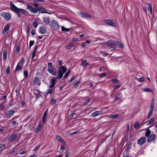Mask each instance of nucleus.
<instances>
[{
  "label": "nucleus",
  "mask_w": 157,
  "mask_h": 157,
  "mask_svg": "<svg viewBox=\"0 0 157 157\" xmlns=\"http://www.w3.org/2000/svg\"><path fill=\"white\" fill-rule=\"evenodd\" d=\"M50 20L49 18L45 17L43 19V22L45 25H48L50 23Z\"/></svg>",
  "instance_id": "obj_20"
},
{
  "label": "nucleus",
  "mask_w": 157,
  "mask_h": 157,
  "mask_svg": "<svg viewBox=\"0 0 157 157\" xmlns=\"http://www.w3.org/2000/svg\"><path fill=\"white\" fill-rule=\"evenodd\" d=\"M27 151L25 150L23 151H22L20 153V155H22V154H25V153H26V152Z\"/></svg>",
  "instance_id": "obj_64"
},
{
  "label": "nucleus",
  "mask_w": 157,
  "mask_h": 157,
  "mask_svg": "<svg viewBox=\"0 0 157 157\" xmlns=\"http://www.w3.org/2000/svg\"><path fill=\"white\" fill-rule=\"evenodd\" d=\"M109 116L110 118H112L113 119H117L119 117V114H116L114 115H110Z\"/></svg>",
  "instance_id": "obj_31"
},
{
  "label": "nucleus",
  "mask_w": 157,
  "mask_h": 157,
  "mask_svg": "<svg viewBox=\"0 0 157 157\" xmlns=\"http://www.w3.org/2000/svg\"><path fill=\"white\" fill-rule=\"evenodd\" d=\"M106 44L108 47L116 46L115 41L107 42L106 43Z\"/></svg>",
  "instance_id": "obj_21"
},
{
  "label": "nucleus",
  "mask_w": 157,
  "mask_h": 157,
  "mask_svg": "<svg viewBox=\"0 0 157 157\" xmlns=\"http://www.w3.org/2000/svg\"><path fill=\"white\" fill-rule=\"evenodd\" d=\"M80 82L79 81L76 82L73 86V87L75 88L77 87L79 84Z\"/></svg>",
  "instance_id": "obj_40"
},
{
  "label": "nucleus",
  "mask_w": 157,
  "mask_h": 157,
  "mask_svg": "<svg viewBox=\"0 0 157 157\" xmlns=\"http://www.w3.org/2000/svg\"><path fill=\"white\" fill-rule=\"evenodd\" d=\"M78 133V132L77 131H75L74 132H73L71 133L70 134V135L71 136L73 135L74 134H77Z\"/></svg>",
  "instance_id": "obj_55"
},
{
  "label": "nucleus",
  "mask_w": 157,
  "mask_h": 157,
  "mask_svg": "<svg viewBox=\"0 0 157 157\" xmlns=\"http://www.w3.org/2000/svg\"><path fill=\"white\" fill-rule=\"evenodd\" d=\"M61 29L62 31L68 32L70 30V29L65 28L63 26H61Z\"/></svg>",
  "instance_id": "obj_35"
},
{
  "label": "nucleus",
  "mask_w": 157,
  "mask_h": 157,
  "mask_svg": "<svg viewBox=\"0 0 157 157\" xmlns=\"http://www.w3.org/2000/svg\"><path fill=\"white\" fill-rule=\"evenodd\" d=\"M112 81L113 82H118L119 81L117 79H114L112 80Z\"/></svg>",
  "instance_id": "obj_57"
},
{
  "label": "nucleus",
  "mask_w": 157,
  "mask_h": 157,
  "mask_svg": "<svg viewBox=\"0 0 157 157\" xmlns=\"http://www.w3.org/2000/svg\"><path fill=\"white\" fill-rule=\"evenodd\" d=\"M58 71V73L59 75L57 77L56 79H60L63 77V74L65 73L67 71L66 67L64 66H61Z\"/></svg>",
  "instance_id": "obj_1"
},
{
  "label": "nucleus",
  "mask_w": 157,
  "mask_h": 157,
  "mask_svg": "<svg viewBox=\"0 0 157 157\" xmlns=\"http://www.w3.org/2000/svg\"><path fill=\"white\" fill-rule=\"evenodd\" d=\"M21 13L23 14H25L27 13V11L25 10L21 9H19L18 12H17V13Z\"/></svg>",
  "instance_id": "obj_27"
},
{
  "label": "nucleus",
  "mask_w": 157,
  "mask_h": 157,
  "mask_svg": "<svg viewBox=\"0 0 157 157\" xmlns=\"http://www.w3.org/2000/svg\"><path fill=\"white\" fill-rule=\"evenodd\" d=\"M40 145H37V146H36V147L34 149L33 151H36L38 150V149H39V148H40Z\"/></svg>",
  "instance_id": "obj_50"
},
{
  "label": "nucleus",
  "mask_w": 157,
  "mask_h": 157,
  "mask_svg": "<svg viewBox=\"0 0 157 157\" xmlns=\"http://www.w3.org/2000/svg\"><path fill=\"white\" fill-rule=\"evenodd\" d=\"M10 4L11 10L16 13H17L19 8L17 7L12 2H10Z\"/></svg>",
  "instance_id": "obj_10"
},
{
  "label": "nucleus",
  "mask_w": 157,
  "mask_h": 157,
  "mask_svg": "<svg viewBox=\"0 0 157 157\" xmlns=\"http://www.w3.org/2000/svg\"><path fill=\"white\" fill-rule=\"evenodd\" d=\"M102 22L104 23L113 26H114L115 25V24L113 22L112 20L109 19L103 20L102 21Z\"/></svg>",
  "instance_id": "obj_7"
},
{
  "label": "nucleus",
  "mask_w": 157,
  "mask_h": 157,
  "mask_svg": "<svg viewBox=\"0 0 157 157\" xmlns=\"http://www.w3.org/2000/svg\"><path fill=\"white\" fill-rule=\"evenodd\" d=\"M53 91H54V90H52V89L51 90L50 89H48L47 90L46 92L45 93V94L47 95L48 94L52 93Z\"/></svg>",
  "instance_id": "obj_36"
},
{
  "label": "nucleus",
  "mask_w": 157,
  "mask_h": 157,
  "mask_svg": "<svg viewBox=\"0 0 157 157\" xmlns=\"http://www.w3.org/2000/svg\"><path fill=\"white\" fill-rule=\"evenodd\" d=\"M146 140V138L145 137H142L138 140L137 143L139 145H142L145 143Z\"/></svg>",
  "instance_id": "obj_6"
},
{
  "label": "nucleus",
  "mask_w": 157,
  "mask_h": 157,
  "mask_svg": "<svg viewBox=\"0 0 157 157\" xmlns=\"http://www.w3.org/2000/svg\"><path fill=\"white\" fill-rule=\"evenodd\" d=\"M17 137V135H13L10 136L8 138V140L10 141H12L15 140Z\"/></svg>",
  "instance_id": "obj_28"
},
{
  "label": "nucleus",
  "mask_w": 157,
  "mask_h": 157,
  "mask_svg": "<svg viewBox=\"0 0 157 157\" xmlns=\"http://www.w3.org/2000/svg\"><path fill=\"white\" fill-rule=\"evenodd\" d=\"M56 140L59 141V142H62L64 144H66V143L65 142V141H64V140L59 136L58 135H56Z\"/></svg>",
  "instance_id": "obj_23"
},
{
  "label": "nucleus",
  "mask_w": 157,
  "mask_h": 157,
  "mask_svg": "<svg viewBox=\"0 0 157 157\" xmlns=\"http://www.w3.org/2000/svg\"><path fill=\"white\" fill-rule=\"evenodd\" d=\"M136 79L139 82H142L144 81V78L143 77H142L139 78H137Z\"/></svg>",
  "instance_id": "obj_38"
},
{
  "label": "nucleus",
  "mask_w": 157,
  "mask_h": 157,
  "mask_svg": "<svg viewBox=\"0 0 157 157\" xmlns=\"http://www.w3.org/2000/svg\"><path fill=\"white\" fill-rule=\"evenodd\" d=\"M37 10L40 13H47V10L43 7H40Z\"/></svg>",
  "instance_id": "obj_19"
},
{
  "label": "nucleus",
  "mask_w": 157,
  "mask_h": 157,
  "mask_svg": "<svg viewBox=\"0 0 157 157\" xmlns=\"http://www.w3.org/2000/svg\"><path fill=\"white\" fill-rule=\"evenodd\" d=\"M44 124V122H41V121H40L36 128L35 130L34 131V132L36 133H38L41 129L42 127Z\"/></svg>",
  "instance_id": "obj_5"
},
{
  "label": "nucleus",
  "mask_w": 157,
  "mask_h": 157,
  "mask_svg": "<svg viewBox=\"0 0 157 157\" xmlns=\"http://www.w3.org/2000/svg\"><path fill=\"white\" fill-rule=\"evenodd\" d=\"M5 147V145L4 144H1L0 146V149L2 150H3L4 149Z\"/></svg>",
  "instance_id": "obj_48"
},
{
  "label": "nucleus",
  "mask_w": 157,
  "mask_h": 157,
  "mask_svg": "<svg viewBox=\"0 0 157 157\" xmlns=\"http://www.w3.org/2000/svg\"><path fill=\"white\" fill-rule=\"evenodd\" d=\"M38 25V24L36 22H34L33 24V26L35 28H36Z\"/></svg>",
  "instance_id": "obj_56"
},
{
  "label": "nucleus",
  "mask_w": 157,
  "mask_h": 157,
  "mask_svg": "<svg viewBox=\"0 0 157 157\" xmlns=\"http://www.w3.org/2000/svg\"><path fill=\"white\" fill-rule=\"evenodd\" d=\"M50 26L51 28L55 30H58L60 28L59 25L55 20L52 21L50 25Z\"/></svg>",
  "instance_id": "obj_3"
},
{
  "label": "nucleus",
  "mask_w": 157,
  "mask_h": 157,
  "mask_svg": "<svg viewBox=\"0 0 157 157\" xmlns=\"http://www.w3.org/2000/svg\"><path fill=\"white\" fill-rule=\"evenodd\" d=\"M17 124H18L16 121H14L12 122V124L13 126H15Z\"/></svg>",
  "instance_id": "obj_52"
},
{
  "label": "nucleus",
  "mask_w": 157,
  "mask_h": 157,
  "mask_svg": "<svg viewBox=\"0 0 157 157\" xmlns=\"http://www.w3.org/2000/svg\"><path fill=\"white\" fill-rule=\"evenodd\" d=\"M10 27V25L9 24H7L4 27V30L3 31V34H7L8 33L9 28Z\"/></svg>",
  "instance_id": "obj_15"
},
{
  "label": "nucleus",
  "mask_w": 157,
  "mask_h": 157,
  "mask_svg": "<svg viewBox=\"0 0 157 157\" xmlns=\"http://www.w3.org/2000/svg\"><path fill=\"white\" fill-rule=\"evenodd\" d=\"M106 75V74L105 73H102L100 75V77H104Z\"/></svg>",
  "instance_id": "obj_58"
},
{
  "label": "nucleus",
  "mask_w": 157,
  "mask_h": 157,
  "mask_svg": "<svg viewBox=\"0 0 157 157\" xmlns=\"http://www.w3.org/2000/svg\"><path fill=\"white\" fill-rule=\"evenodd\" d=\"M33 94H35L36 98H40L41 96L39 93V91L37 90H33Z\"/></svg>",
  "instance_id": "obj_17"
},
{
  "label": "nucleus",
  "mask_w": 157,
  "mask_h": 157,
  "mask_svg": "<svg viewBox=\"0 0 157 157\" xmlns=\"http://www.w3.org/2000/svg\"><path fill=\"white\" fill-rule=\"evenodd\" d=\"M132 145V143H131L130 144H129L127 148V150H129L131 148Z\"/></svg>",
  "instance_id": "obj_51"
},
{
  "label": "nucleus",
  "mask_w": 157,
  "mask_h": 157,
  "mask_svg": "<svg viewBox=\"0 0 157 157\" xmlns=\"http://www.w3.org/2000/svg\"><path fill=\"white\" fill-rule=\"evenodd\" d=\"M102 112L101 111H96L91 113V116L93 117H95L101 114Z\"/></svg>",
  "instance_id": "obj_24"
},
{
  "label": "nucleus",
  "mask_w": 157,
  "mask_h": 157,
  "mask_svg": "<svg viewBox=\"0 0 157 157\" xmlns=\"http://www.w3.org/2000/svg\"><path fill=\"white\" fill-rule=\"evenodd\" d=\"M31 33L32 35H34L35 34V31L34 30H33L31 31Z\"/></svg>",
  "instance_id": "obj_62"
},
{
  "label": "nucleus",
  "mask_w": 157,
  "mask_h": 157,
  "mask_svg": "<svg viewBox=\"0 0 157 157\" xmlns=\"http://www.w3.org/2000/svg\"><path fill=\"white\" fill-rule=\"evenodd\" d=\"M78 38H73L72 39V41H74V42L77 41H78Z\"/></svg>",
  "instance_id": "obj_60"
},
{
  "label": "nucleus",
  "mask_w": 157,
  "mask_h": 157,
  "mask_svg": "<svg viewBox=\"0 0 157 157\" xmlns=\"http://www.w3.org/2000/svg\"><path fill=\"white\" fill-rule=\"evenodd\" d=\"M56 79H57L54 78H53L51 79L49 86V87L50 89H52L54 87L55 85V82Z\"/></svg>",
  "instance_id": "obj_13"
},
{
  "label": "nucleus",
  "mask_w": 157,
  "mask_h": 157,
  "mask_svg": "<svg viewBox=\"0 0 157 157\" xmlns=\"http://www.w3.org/2000/svg\"><path fill=\"white\" fill-rule=\"evenodd\" d=\"M7 55V51L6 50H4L3 51V59L4 60H6V59Z\"/></svg>",
  "instance_id": "obj_30"
},
{
  "label": "nucleus",
  "mask_w": 157,
  "mask_h": 157,
  "mask_svg": "<svg viewBox=\"0 0 157 157\" xmlns=\"http://www.w3.org/2000/svg\"><path fill=\"white\" fill-rule=\"evenodd\" d=\"M116 46H118L119 48H123L124 46L122 43L118 41H115Z\"/></svg>",
  "instance_id": "obj_25"
},
{
  "label": "nucleus",
  "mask_w": 157,
  "mask_h": 157,
  "mask_svg": "<svg viewBox=\"0 0 157 157\" xmlns=\"http://www.w3.org/2000/svg\"><path fill=\"white\" fill-rule=\"evenodd\" d=\"M155 100L153 99L151 101L150 105V109L147 116V118L148 119L151 116L152 113H153V110L154 109L155 107Z\"/></svg>",
  "instance_id": "obj_2"
},
{
  "label": "nucleus",
  "mask_w": 157,
  "mask_h": 157,
  "mask_svg": "<svg viewBox=\"0 0 157 157\" xmlns=\"http://www.w3.org/2000/svg\"><path fill=\"white\" fill-rule=\"evenodd\" d=\"M33 83L35 85H38L40 86V82L39 80V78L38 77H36L33 81Z\"/></svg>",
  "instance_id": "obj_12"
},
{
  "label": "nucleus",
  "mask_w": 157,
  "mask_h": 157,
  "mask_svg": "<svg viewBox=\"0 0 157 157\" xmlns=\"http://www.w3.org/2000/svg\"><path fill=\"white\" fill-rule=\"evenodd\" d=\"M34 43V40H31L29 43V48H30L31 46H33Z\"/></svg>",
  "instance_id": "obj_41"
},
{
  "label": "nucleus",
  "mask_w": 157,
  "mask_h": 157,
  "mask_svg": "<svg viewBox=\"0 0 157 157\" xmlns=\"http://www.w3.org/2000/svg\"><path fill=\"white\" fill-rule=\"evenodd\" d=\"M81 65L83 67H85L89 65V63L86 60H84L82 62Z\"/></svg>",
  "instance_id": "obj_29"
},
{
  "label": "nucleus",
  "mask_w": 157,
  "mask_h": 157,
  "mask_svg": "<svg viewBox=\"0 0 157 157\" xmlns=\"http://www.w3.org/2000/svg\"><path fill=\"white\" fill-rule=\"evenodd\" d=\"M33 1L35 2H45L44 0H33Z\"/></svg>",
  "instance_id": "obj_47"
},
{
  "label": "nucleus",
  "mask_w": 157,
  "mask_h": 157,
  "mask_svg": "<svg viewBox=\"0 0 157 157\" xmlns=\"http://www.w3.org/2000/svg\"><path fill=\"white\" fill-rule=\"evenodd\" d=\"M47 111H48V109L47 110L44 112V115L43 116V117L42 118V121H41V122H44V124L45 123V121L46 120V118L47 117Z\"/></svg>",
  "instance_id": "obj_22"
},
{
  "label": "nucleus",
  "mask_w": 157,
  "mask_h": 157,
  "mask_svg": "<svg viewBox=\"0 0 157 157\" xmlns=\"http://www.w3.org/2000/svg\"><path fill=\"white\" fill-rule=\"evenodd\" d=\"M26 9H28L30 11H31L34 13H36L37 12L38 10L36 9L29 5H28V6Z\"/></svg>",
  "instance_id": "obj_9"
},
{
  "label": "nucleus",
  "mask_w": 157,
  "mask_h": 157,
  "mask_svg": "<svg viewBox=\"0 0 157 157\" xmlns=\"http://www.w3.org/2000/svg\"><path fill=\"white\" fill-rule=\"evenodd\" d=\"M51 102L53 105H55L56 103V100L52 99H51Z\"/></svg>",
  "instance_id": "obj_53"
},
{
  "label": "nucleus",
  "mask_w": 157,
  "mask_h": 157,
  "mask_svg": "<svg viewBox=\"0 0 157 157\" xmlns=\"http://www.w3.org/2000/svg\"><path fill=\"white\" fill-rule=\"evenodd\" d=\"M66 144H64L63 143V144L61 145V147L60 148V151H63L65 149V145Z\"/></svg>",
  "instance_id": "obj_37"
},
{
  "label": "nucleus",
  "mask_w": 157,
  "mask_h": 157,
  "mask_svg": "<svg viewBox=\"0 0 157 157\" xmlns=\"http://www.w3.org/2000/svg\"><path fill=\"white\" fill-rule=\"evenodd\" d=\"M25 61V60L24 58L22 57L21 58V60H20V61L18 63H20V64H22V65H23Z\"/></svg>",
  "instance_id": "obj_39"
},
{
  "label": "nucleus",
  "mask_w": 157,
  "mask_h": 157,
  "mask_svg": "<svg viewBox=\"0 0 157 157\" xmlns=\"http://www.w3.org/2000/svg\"><path fill=\"white\" fill-rule=\"evenodd\" d=\"M1 15L7 21H9L11 19V15L8 12H2L1 13Z\"/></svg>",
  "instance_id": "obj_4"
},
{
  "label": "nucleus",
  "mask_w": 157,
  "mask_h": 157,
  "mask_svg": "<svg viewBox=\"0 0 157 157\" xmlns=\"http://www.w3.org/2000/svg\"><path fill=\"white\" fill-rule=\"evenodd\" d=\"M40 32L43 34H44L47 32V29L44 26H42L40 28Z\"/></svg>",
  "instance_id": "obj_18"
},
{
  "label": "nucleus",
  "mask_w": 157,
  "mask_h": 157,
  "mask_svg": "<svg viewBox=\"0 0 157 157\" xmlns=\"http://www.w3.org/2000/svg\"><path fill=\"white\" fill-rule=\"evenodd\" d=\"M154 121V120L153 119H151L149 121L147 124V125H149L151 124Z\"/></svg>",
  "instance_id": "obj_45"
},
{
  "label": "nucleus",
  "mask_w": 157,
  "mask_h": 157,
  "mask_svg": "<svg viewBox=\"0 0 157 157\" xmlns=\"http://www.w3.org/2000/svg\"><path fill=\"white\" fill-rule=\"evenodd\" d=\"M140 123L138 122H136L134 124V127L135 129L137 128L140 125Z\"/></svg>",
  "instance_id": "obj_34"
},
{
  "label": "nucleus",
  "mask_w": 157,
  "mask_h": 157,
  "mask_svg": "<svg viewBox=\"0 0 157 157\" xmlns=\"http://www.w3.org/2000/svg\"><path fill=\"white\" fill-rule=\"evenodd\" d=\"M48 69H51L53 67H52V63H48Z\"/></svg>",
  "instance_id": "obj_43"
},
{
  "label": "nucleus",
  "mask_w": 157,
  "mask_h": 157,
  "mask_svg": "<svg viewBox=\"0 0 157 157\" xmlns=\"http://www.w3.org/2000/svg\"><path fill=\"white\" fill-rule=\"evenodd\" d=\"M15 111L13 110H10L7 111L6 113V116L8 118H10L11 116H12Z\"/></svg>",
  "instance_id": "obj_8"
},
{
  "label": "nucleus",
  "mask_w": 157,
  "mask_h": 157,
  "mask_svg": "<svg viewBox=\"0 0 157 157\" xmlns=\"http://www.w3.org/2000/svg\"><path fill=\"white\" fill-rule=\"evenodd\" d=\"M73 46V45L72 44H70L67 47V49H70L72 48Z\"/></svg>",
  "instance_id": "obj_46"
},
{
  "label": "nucleus",
  "mask_w": 157,
  "mask_h": 157,
  "mask_svg": "<svg viewBox=\"0 0 157 157\" xmlns=\"http://www.w3.org/2000/svg\"><path fill=\"white\" fill-rule=\"evenodd\" d=\"M121 86V85H118L114 86V89H116L119 88Z\"/></svg>",
  "instance_id": "obj_61"
},
{
  "label": "nucleus",
  "mask_w": 157,
  "mask_h": 157,
  "mask_svg": "<svg viewBox=\"0 0 157 157\" xmlns=\"http://www.w3.org/2000/svg\"><path fill=\"white\" fill-rule=\"evenodd\" d=\"M23 66V65H22V64L18 63L16 66L15 72H16L18 71H21L22 69V67Z\"/></svg>",
  "instance_id": "obj_16"
},
{
  "label": "nucleus",
  "mask_w": 157,
  "mask_h": 157,
  "mask_svg": "<svg viewBox=\"0 0 157 157\" xmlns=\"http://www.w3.org/2000/svg\"><path fill=\"white\" fill-rule=\"evenodd\" d=\"M58 63H59V65L60 66L62 65V64H63V63H62V61L60 60H59L58 61Z\"/></svg>",
  "instance_id": "obj_59"
},
{
  "label": "nucleus",
  "mask_w": 157,
  "mask_h": 157,
  "mask_svg": "<svg viewBox=\"0 0 157 157\" xmlns=\"http://www.w3.org/2000/svg\"><path fill=\"white\" fill-rule=\"evenodd\" d=\"M91 101V99L90 98H88L85 101L84 103V105H86L90 101Z\"/></svg>",
  "instance_id": "obj_44"
},
{
  "label": "nucleus",
  "mask_w": 157,
  "mask_h": 157,
  "mask_svg": "<svg viewBox=\"0 0 157 157\" xmlns=\"http://www.w3.org/2000/svg\"><path fill=\"white\" fill-rule=\"evenodd\" d=\"M10 67L9 66L7 67V68L6 70V74H8L10 73Z\"/></svg>",
  "instance_id": "obj_49"
},
{
  "label": "nucleus",
  "mask_w": 157,
  "mask_h": 157,
  "mask_svg": "<svg viewBox=\"0 0 157 157\" xmlns=\"http://www.w3.org/2000/svg\"><path fill=\"white\" fill-rule=\"evenodd\" d=\"M28 72L26 70H25L24 71V75L25 78H27L28 76Z\"/></svg>",
  "instance_id": "obj_42"
},
{
  "label": "nucleus",
  "mask_w": 157,
  "mask_h": 157,
  "mask_svg": "<svg viewBox=\"0 0 157 157\" xmlns=\"http://www.w3.org/2000/svg\"><path fill=\"white\" fill-rule=\"evenodd\" d=\"M142 90L145 92H153L152 89L149 88H144L142 89Z\"/></svg>",
  "instance_id": "obj_32"
},
{
  "label": "nucleus",
  "mask_w": 157,
  "mask_h": 157,
  "mask_svg": "<svg viewBox=\"0 0 157 157\" xmlns=\"http://www.w3.org/2000/svg\"><path fill=\"white\" fill-rule=\"evenodd\" d=\"M36 54V52L35 51H33V52L32 53V56L31 57V59L33 58L34 56Z\"/></svg>",
  "instance_id": "obj_54"
},
{
  "label": "nucleus",
  "mask_w": 157,
  "mask_h": 157,
  "mask_svg": "<svg viewBox=\"0 0 157 157\" xmlns=\"http://www.w3.org/2000/svg\"><path fill=\"white\" fill-rule=\"evenodd\" d=\"M151 133V131L149 130V129H148L146 130V133H145V136L147 137H148L149 136V135H150Z\"/></svg>",
  "instance_id": "obj_33"
},
{
  "label": "nucleus",
  "mask_w": 157,
  "mask_h": 157,
  "mask_svg": "<svg viewBox=\"0 0 157 157\" xmlns=\"http://www.w3.org/2000/svg\"><path fill=\"white\" fill-rule=\"evenodd\" d=\"M39 4L38 3H35L33 4V6L36 7H37L39 6Z\"/></svg>",
  "instance_id": "obj_63"
},
{
  "label": "nucleus",
  "mask_w": 157,
  "mask_h": 157,
  "mask_svg": "<svg viewBox=\"0 0 157 157\" xmlns=\"http://www.w3.org/2000/svg\"><path fill=\"white\" fill-rule=\"evenodd\" d=\"M80 15L82 17H84L86 18H90V16L88 14L86 13H80Z\"/></svg>",
  "instance_id": "obj_26"
},
{
  "label": "nucleus",
  "mask_w": 157,
  "mask_h": 157,
  "mask_svg": "<svg viewBox=\"0 0 157 157\" xmlns=\"http://www.w3.org/2000/svg\"><path fill=\"white\" fill-rule=\"evenodd\" d=\"M48 71L49 73L53 75H56L57 71L54 67L51 69H48Z\"/></svg>",
  "instance_id": "obj_11"
},
{
  "label": "nucleus",
  "mask_w": 157,
  "mask_h": 157,
  "mask_svg": "<svg viewBox=\"0 0 157 157\" xmlns=\"http://www.w3.org/2000/svg\"><path fill=\"white\" fill-rule=\"evenodd\" d=\"M156 137L155 134H151L148 137L147 140L148 142H151L153 141Z\"/></svg>",
  "instance_id": "obj_14"
}]
</instances>
